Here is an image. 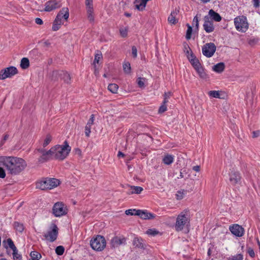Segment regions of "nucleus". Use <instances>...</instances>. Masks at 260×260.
<instances>
[{"label":"nucleus","instance_id":"aec40b11","mask_svg":"<svg viewBox=\"0 0 260 260\" xmlns=\"http://www.w3.org/2000/svg\"><path fill=\"white\" fill-rule=\"evenodd\" d=\"M51 149L43 153L39 158L38 161L40 163H43L48 161L50 157H52V152Z\"/></svg>","mask_w":260,"mask_h":260},{"label":"nucleus","instance_id":"4d7b16f0","mask_svg":"<svg viewBox=\"0 0 260 260\" xmlns=\"http://www.w3.org/2000/svg\"><path fill=\"white\" fill-rule=\"evenodd\" d=\"M172 95V93L170 91H169V92H165L164 94V98H165V99H169L170 98V96H171Z\"/></svg>","mask_w":260,"mask_h":260},{"label":"nucleus","instance_id":"49530a36","mask_svg":"<svg viewBox=\"0 0 260 260\" xmlns=\"http://www.w3.org/2000/svg\"><path fill=\"white\" fill-rule=\"evenodd\" d=\"M138 210L136 209H128L125 211V213L127 215H137L136 213Z\"/></svg>","mask_w":260,"mask_h":260},{"label":"nucleus","instance_id":"7c9ffc66","mask_svg":"<svg viewBox=\"0 0 260 260\" xmlns=\"http://www.w3.org/2000/svg\"><path fill=\"white\" fill-rule=\"evenodd\" d=\"M29 66V61L27 58L23 57L21 60L20 67L23 69H26Z\"/></svg>","mask_w":260,"mask_h":260},{"label":"nucleus","instance_id":"c756f323","mask_svg":"<svg viewBox=\"0 0 260 260\" xmlns=\"http://www.w3.org/2000/svg\"><path fill=\"white\" fill-rule=\"evenodd\" d=\"M174 161V157L172 155H166L162 159V162L167 165L171 164Z\"/></svg>","mask_w":260,"mask_h":260},{"label":"nucleus","instance_id":"5701e85b","mask_svg":"<svg viewBox=\"0 0 260 260\" xmlns=\"http://www.w3.org/2000/svg\"><path fill=\"white\" fill-rule=\"evenodd\" d=\"M130 189L127 192L128 195L132 194H140L143 190V188L140 186H129Z\"/></svg>","mask_w":260,"mask_h":260},{"label":"nucleus","instance_id":"423d86ee","mask_svg":"<svg viewBox=\"0 0 260 260\" xmlns=\"http://www.w3.org/2000/svg\"><path fill=\"white\" fill-rule=\"evenodd\" d=\"M53 213L56 217H59L66 215L68 213L67 207L62 202L56 203L52 209Z\"/></svg>","mask_w":260,"mask_h":260},{"label":"nucleus","instance_id":"1a4fd4ad","mask_svg":"<svg viewBox=\"0 0 260 260\" xmlns=\"http://www.w3.org/2000/svg\"><path fill=\"white\" fill-rule=\"evenodd\" d=\"M51 229V230L48 231L47 234L44 235V237L47 240L50 242H53L57 239L58 234V229L54 223L52 224Z\"/></svg>","mask_w":260,"mask_h":260},{"label":"nucleus","instance_id":"13d9d810","mask_svg":"<svg viewBox=\"0 0 260 260\" xmlns=\"http://www.w3.org/2000/svg\"><path fill=\"white\" fill-rule=\"evenodd\" d=\"M36 153L39 152L42 154V155L46 152V150L43 148H39L35 150V151Z\"/></svg>","mask_w":260,"mask_h":260},{"label":"nucleus","instance_id":"f8f14e48","mask_svg":"<svg viewBox=\"0 0 260 260\" xmlns=\"http://www.w3.org/2000/svg\"><path fill=\"white\" fill-rule=\"evenodd\" d=\"M230 181L233 185L239 183L241 182V176L239 172L232 170L229 174Z\"/></svg>","mask_w":260,"mask_h":260},{"label":"nucleus","instance_id":"f3484780","mask_svg":"<svg viewBox=\"0 0 260 260\" xmlns=\"http://www.w3.org/2000/svg\"><path fill=\"white\" fill-rule=\"evenodd\" d=\"M187 58L188 59L191 65L193 66L194 70L202 66L201 63L199 61V60L196 57L192 51H191L190 57L188 55Z\"/></svg>","mask_w":260,"mask_h":260},{"label":"nucleus","instance_id":"7ed1b4c3","mask_svg":"<svg viewBox=\"0 0 260 260\" xmlns=\"http://www.w3.org/2000/svg\"><path fill=\"white\" fill-rule=\"evenodd\" d=\"M60 184V181L56 178H43L36 183V188L41 190L51 189L57 187Z\"/></svg>","mask_w":260,"mask_h":260},{"label":"nucleus","instance_id":"58836bf2","mask_svg":"<svg viewBox=\"0 0 260 260\" xmlns=\"http://www.w3.org/2000/svg\"><path fill=\"white\" fill-rule=\"evenodd\" d=\"M146 79L145 78L139 77L137 80V84L139 87L140 88L144 87V82L146 81Z\"/></svg>","mask_w":260,"mask_h":260},{"label":"nucleus","instance_id":"f03ea898","mask_svg":"<svg viewBox=\"0 0 260 260\" xmlns=\"http://www.w3.org/2000/svg\"><path fill=\"white\" fill-rule=\"evenodd\" d=\"M52 157L56 159L63 160L70 153L71 147L69 145L67 141L64 142L63 145H57L52 147Z\"/></svg>","mask_w":260,"mask_h":260},{"label":"nucleus","instance_id":"9d476101","mask_svg":"<svg viewBox=\"0 0 260 260\" xmlns=\"http://www.w3.org/2000/svg\"><path fill=\"white\" fill-rule=\"evenodd\" d=\"M216 49V47L213 43H209L205 44L202 47V53L207 57L212 56Z\"/></svg>","mask_w":260,"mask_h":260},{"label":"nucleus","instance_id":"39448f33","mask_svg":"<svg viewBox=\"0 0 260 260\" xmlns=\"http://www.w3.org/2000/svg\"><path fill=\"white\" fill-rule=\"evenodd\" d=\"M234 23L237 30L245 32L248 28V23L245 16H238L235 18Z\"/></svg>","mask_w":260,"mask_h":260},{"label":"nucleus","instance_id":"0eeeda50","mask_svg":"<svg viewBox=\"0 0 260 260\" xmlns=\"http://www.w3.org/2000/svg\"><path fill=\"white\" fill-rule=\"evenodd\" d=\"M18 73V70L15 67L11 66L0 71V79L5 80L11 78Z\"/></svg>","mask_w":260,"mask_h":260},{"label":"nucleus","instance_id":"79ce46f5","mask_svg":"<svg viewBox=\"0 0 260 260\" xmlns=\"http://www.w3.org/2000/svg\"><path fill=\"white\" fill-rule=\"evenodd\" d=\"M64 251V248L62 246H58L55 249V252L58 255H62Z\"/></svg>","mask_w":260,"mask_h":260},{"label":"nucleus","instance_id":"473e14b6","mask_svg":"<svg viewBox=\"0 0 260 260\" xmlns=\"http://www.w3.org/2000/svg\"><path fill=\"white\" fill-rule=\"evenodd\" d=\"M30 255L32 260H39L42 257L41 254L39 252L36 251H31L30 252Z\"/></svg>","mask_w":260,"mask_h":260},{"label":"nucleus","instance_id":"412c9836","mask_svg":"<svg viewBox=\"0 0 260 260\" xmlns=\"http://www.w3.org/2000/svg\"><path fill=\"white\" fill-rule=\"evenodd\" d=\"M3 245L6 249L10 248L12 250H16V248H17L11 238H8L6 240H4L3 242Z\"/></svg>","mask_w":260,"mask_h":260},{"label":"nucleus","instance_id":"2f4dec72","mask_svg":"<svg viewBox=\"0 0 260 260\" xmlns=\"http://www.w3.org/2000/svg\"><path fill=\"white\" fill-rule=\"evenodd\" d=\"M13 225L14 229L20 233H22L24 229V227L23 223H20L17 221L14 222Z\"/></svg>","mask_w":260,"mask_h":260},{"label":"nucleus","instance_id":"c9c22d12","mask_svg":"<svg viewBox=\"0 0 260 260\" xmlns=\"http://www.w3.org/2000/svg\"><path fill=\"white\" fill-rule=\"evenodd\" d=\"M208 95L212 98H220V94L219 91L211 90L208 92Z\"/></svg>","mask_w":260,"mask_h":260},{"label":"nucleus","instance_id":"2eb2a0df","mask_svg":"<svg viewBox=\"0 0 260 260\" xmlns=\"http://www.w3.org/2000/svg\"><path fill=\"white\" fill-rule=\"evenodd\" d=\"M69 17V11L68 8H63L60 10L59 13L57 14L56 18L55 19V21H61L62 18H64L65 20H67Z\"/></svg>","mask_w":260,"mask_h":260},{"label":"nucleus","instance_id":"ddd939ff","mask_svg":"<svg viewBox=\"0 0 260 260\" xmlns=\"http://www.w3.org/2000/svg\"><path fill=\"white\" fill-rule=\"evenodd\" d=\"M231 233L237 237H242L244 235V229L241 226L237 224H233L230 227Z\"/></svg>","mask_w":260,"mask_h":260},{"label":"nucleus","instance_id":"cd10ccee","mask_svg":"<svg viewBox=\"0 0 260 260\" xmlns=\"http://www.w3.org/2000/svg\"><path fill=\"white\" fill-rule=\"evenodd\" d=\"M60 71H53L50 73V78L52 81H56L60 79Z\"/></svg>","mask_w":260,"mask_h":260},{"label":"nucleus","instance_id":"20e7f679","mask_svg":"<svg viewBox=\"0 0 260 260\" xmlns=\"http://www.w3.org/2000/svg\"><path fill=\"white\" fill-rule=\"evenodd\" d=\"M91 248L96 251H102L106 247V242L103 236L98 235L95 238L90 240Z\"/></svg>","mask_w":260,"mask_h":260},{"label":"nucleus","instance_id":"3c124183","mask_svg":"<svg viewBox=\"0 0 260 260\" xmlns=\"http://www.w3.org/2000/svg\"><path fill=\"white\" fill-rule=\"evenodd\" d=\"M132 53L134 58L137 57V49L135 46H133L132 47Z\"/></svg>","mask_w":260,"mask_h":260},{"label":"nucleus","instance_id":"a211bd4d","mask_svg":"<svg viewBox=\"0 0 260 260\" xmlns=\"http://www.w3.org/2000/svg\"><path fill=\"white\" fill-rule=\"evenodd\" d=\"M179 12V9L176 8L173 10L168 18L169 23L171 24H175L178 22V19L176 17Z\"/></svg>","mask_w":260,"mask_h":260},{"label":"nucleus","instance_id":"6ab92c4d","mask_svg":"<svg viewBox=\"0 0 260 260\" xmlns=\"http://www.w3.org/2000/svg\"><path fill=\"white\" fill-rule=\"evenodd\" d=\"M133 244L136 247L140 249H145V244L144 242V240L140 237H136L134 238Z\"/></svg>","mask_w":260,"mask_h":260},{"label":"nucleus","instance_id":"680f3d73","mask_svg":"<svg viewBox=\"0 0 260 260\" xmlns=\"http://www.w3.org/2000/svg\"><path fill=\"white\" fill-rule=\"evenodd\" d=\"M35 22L37 24H40V25H42L43 23V20L40 18H36L35 19Z\"/></svg>","mask_w":260,"mask_h":260},{"label":"nucleus","instance_id":"774afa93","mask_svg":"<svg viewBox=\"0 0 260 260\" xmlns=\"http://www.w3.org/2000/svg\"><path fill=\"white\" fill-rule=\"evenodd\" d=\"M191 51H192L191 50H189V49L188 50H184V52H185L187 56L188 55L189 57H190V54H191Z\"/></svg>","mask_w":260,"mask_h":260},{"label":"nucleus","instance_id":"864d4df0","mask_svg":"<svg viewBox=\"0 0 260 260\" xmlns=\"http://www.w3.org/2000/svg\"><path fill=\"white\" fill-rule=\"evenodd\" d=\"M193 24H195L196 27L198 29L199 28V20L197 16L193 19Z\"/></svg>","mask_w":260,"mask_h":260},{"label":"nucleus","instance_id":"a878e982","mask_svg":"<svg viewBox=\"0 0 260 260\" xmlns=\"http://www.w3.org/2000/svg\"><path fill=\"white\" fill-rule=\"evenodd\" d=\"M60 79L63 80L67 84L70 83L71 77L68 72L64 71H60Z\"/></svg>","mask_w":260,"mask_h":260},{"label":"nucleus","instance_id":"a19ab883","mask_svg":"<svg viewBox=\"0 0 260 260\" xmlns=\"http://www.w3.org/2000/svg\"><path fill=\"white\" fill-rule=\"evenodd\" d=\"M187 30L186 31V38L187 40H189L191 38V36L192 34V27L189 24H187Z\"/></svg>","mask_w":260,"mask_h":260},{"label":"nucleus","instance_id":"69168bd1","mask_svg":"<svg viewBox=\"0 0 260 260\" xmlns=\"http://www.w3.org/2000/svg\"><path fill=\"white\" fill-rule=\"evenodd\" d=\"M192 169L196 172H199L200 170V166H194Z\"/></svg>","mask_w":260,"mask_h":260},{"label":"nucleus","instance_id":"052dcab7","mask_svg":"<svg viewBox=\"0 0 260 260\" xmlns=\"http://www.w3.org/2000/svg\"><path fill=\"white\" fill-rule=\"evenodd\" d=\"M253 6L255 8L259 7L260 0H253Z\"/></svg>","mask_w":260,"mask_h":260},{"label":"nucleus","instance_id":"338daca9","mask_svg":"<svg viewBox=\"0 0 260 260\" xmlns=\"http://www.w3.org/2000/svg\"><path fill=\"white\" fill-rule=\"evenodd\" d=\"M177 196L178 197V199H181L183 198L182 194L181 193V192L180 191L177 192Z\"/></svg>","mask_w":260,"mask_h":260},{"label":"nucleus","instance_id":"0e129e2a","mask_svg":"<svg viewBox=\"0 0 260 260\" xmlns=\"http://www.w3.org/2000/svg\"><path fill=\"white\" fill-rule=\"evenodd\" d=\"M51 45V43H50V42L48 40L47 41H45V42H43V46L44 47H49Z\"/></svg>","mask_w":260,"mask_h":260},{"label":"nucleus","instance_id":"de8ad7c7","mask_svg":"<svg viewBox=\"0 0 260 260\" xmlns=\"http://www.w3.org/2000/svg\"><path fill=\"white\" fill-rule=\"evenodd\" d=\"M146 233L152 236H155L158 234V231L155 229H149L147 231Z\"/></svg>","mask_w":260,"mask_h":260},{"label":"nucleus","instance_id":"8fccbe9b","mask_svg":"<svg viewBox=\"0 0 260 260\" xmlns=\"http://www.w3.org/2000/svg\"><path fill=\"white\" fill-rule=\"evenodd\" d=\"M167 105H164L162 104V105L160 106L159 109H158V113H162L167 111Z\"/></svg>","mask_w":260,"mask_h":260},{"label":"nucleus","instance_id":"9b49d317","mask_svg":"<svg viewBox=\"0 0 260 260\" xmlns=\"http://www.w3.org/2000/svg\"><path fill=\"white\" fill-rule=\"evenodd\" d=\"M45 6L44 11L46 12H51L60 8L61 5L60 2L57 0H50L45 3Z\"/></svg>","mask_w":260,"mask_h":260},{"label":"nucleus","instance_id":"f257e3e1","mask_svg":"<svg viewBox=\"0 0 260 260\" xmlns=\"http://www.w3.org/2000/svg\"><path fill=\"white\" fill-rule=\"evenodd\" d=\"M4 165L11 174H17L26 167L25 161L21 158L9 157L4 162Z\"/></svg>","mask_w":260,"mask_h":260},{"label":"nucleus","instance_id":"e2e57ef3","mask_svg":"<svg viewBox=\"0 0 260 260\" xmlns=\"http://www.w3.org/2000/svg\"><path fill=\"white\" fill-rule=\"evenodd\" d=\"M9 137V135L7 134H5L4 136L3 139L2 140L1 143L3 144L5 143V142L8 139Z\"/></svg>","mask_w":260,"mask_h":260},{"label":"nucleus","instance_id":"bb28decb","mask_svg":"<svg viewBox=\"0 0 260 260\" xmlns=\"http://www.w3.org/2000/svg\"><path fill=\"white\" fill-rule=\"evenodd\" d=\"M224 63L223 62H219L213 66L212 70L216 73H220L224 71Z\"/></svg>","mask_w":260,"mask_h":260},{"label":"nucleus","instance_id":"72a5a7b5","mask_svg":"<svg viewBox=\"0 0 260 260\" xmlns=\"http://www.w3.org/2000/svg\"><path fill=\"white\" fill-rule=\"evenodd\" d=\"M108 89L113 93H117L118 89V86L116 84L112 83L108 85Z\"/></svg>","mask_w":260,"mask_h":260},{"label":"nucleus","instance_id":"c85d7f7f","mask_svg":"<svg viewBox=\"0 0 260 260\" xmlns=\"http://www.w3.org/2000/svg\"><path fill=\"white\" fill-rule=\"evenodd\" d=\"M195 70L198 73L200 78L204 79H206L208 78V75L205 73L204 69L202 66L196 69Z\"/></svg>","mask_w":260,"mask_h":260},{"label":"nucleus","instance_id":"4c0bfd02","mask_svg":"<svg viewBox=\"0 0 260 260\" xmlns=\"http://www.w3.org/2000/svg\"><path fill=\"white\" fill-rule=\"evenodd\" d=\"M61 22V21H55V20H54L52 25V30L53 31H57L58 30L59 28L60 27Z\"/></svg>","mask_w":260,"mask_h":260},{"label":"nucleus","instance_id":"37998d69","mask_svg":"<svg viewBox=\"0 0 260 260\" xmlns=\"http://www.w3.org/2000/svg\"><path fill=\"white\" fill-rule=\"evenodd\" d=\"M243 257L242 254H238L236 255L232 256L229 257L228 260H243Z\"/></svg>","mask_w":260,"mask_h":260},{"label":"nucleus","instance_id":"09e8293b","mask_svg":"<svg viewBox=\"0 0 260 260\" xmlns=\"http://www.w3.org/2000/svg\"><path fill=\"white\" fill-rule=\"evenodd\" d=\"M120 34L121 37L123 38H125L127 36V29L125 28H120L119 29Z\"/></svg>","mask_w":260,"mask_h":260},{"label":"nucleus","instance_id":"ea45409f","mask_svg":"<svg viewBox=\"0 0 260 260\" xmlns=\"http://www.w3.org/2000/svg\"><path fill=\"white\" fill-rule=\"evenodd\" d=\"M12 251L14 260H22V256L20 254L18 253V250L17 248H16V250H13Z\"/></svg>","mask_w":260,"mask_h":260},{"label":"nucleus","instance_id":"6e6d98bb","mask_svg":"<svg viewBox=\"0 0 260 260\" xmlns=\"http://www.w3.org/2000/svg\"><path fill=\"white\" fill-rule=\"evenodd\" d=\"M248 253L249 255L251 257H254L255 253H254V250L251 248H248Z\"/></svg>","mask_w":260,"mask_h":260},{"label":"nucleus","instance_id":"393cba45","mask_svg":"<svg viewBox=\"0 0 260 260\" xmlns=\"http://www.w3.org/2000/svg\"><path fill=\"white\" fill-rule=\"evenodd\" d=\"M209 15L211 19L215 21L219 22L221 20L220 15L212 9L209 10Z\"/></svg>","mask_w":260,"mask_h":260},{"label":"nucleus","instance_id":"4be33fe9","mask_svg":"<svg viewBox=\"0 0 260 260\" xmlns=\"http://www.w3.org/2000/svg\"><path fill=\"white\" fill-rule=\"evenodd\" d=\"M126 240L124 238H120L118 237H114L112 238L111 240V244L112 247H117L123 243H124Z\"/></svg>","mask_w":260,"mask_h":260},{"label":"nucleus","instance_id":"f704fd0d","mask_svg":"<svg viewBox=\"0 0 260 260\" xmlns=\"http://www.w3.org/2000/svg\"><path fill=\"white\" fill-rule=\"evenodd\" d=\"M102 57L103 56L102 53L100 51H98V52L95 54L94 56V59L92 63L93 65L96 66L95 63H98L100 59L102 58Z\"/></svg>","mask_w":260,"mask_h":260},{"label":"nucleus","instance_id":"dca6fc26","mask_svg":"<svg viewBox=\"0 0 260 260\" xmlns=\"http://www.w3.org/2000/svg\"><path fill=\"white\" fill-rule=\"evenodd\" d=\"M137 212V215L139 216L143 219H151L155 217L153 214L145 210H138Z\"/></svg>","mask_w":260,"mask_h":260},{"label":"nucleus","instance_id":"a18cd8bd","mask_svg":"<svg viewBox=\"0 0 260 260\" xmlns=\"http://www.w3.org/2000/svg\"><path fill=\"white\" fill-rule=\"evenodd\" d=\"M52 138L51 136L49 135H48L46 136V139L44 140V142L43 144V147H46L51 141Z\"/></svg>","mask_w":260,"mask_h":260},{"label":"nucleus","instance_id":"4468645a","mask_svg":"<svg viewBox=\"0 0 260 260\" xmlns=\"http://www.w3.org/2000/svg\"><path fill=\"white\" fill-rule=\"evenodd\" d=\"M204 20L203 27L204 30L208 33L212 32L214 29V27L212 21L210 20V17L208 16H205Z\"/></svg>","mask_w":260,"mask_h":260},{"label":"nucleus","instance_id":"5fc2aeb1","mask_svg":"<svg viewBox=\"0 0 260 260\" xmlns=\"http://www.w3.org/2000/svg\"><path fill=\"white\" fill-rule=\"evenodd\" d=\"M6 176V173L4 169L0 167V178H4Z\"/></svg>","mask_w":260,"mask_h":260},{"label":"nucleus","instance_id":"c03bdc74","mask_svg":"<svg viewBox=\"0 0 260 260\" xmlns=\"http://www.w3.org/2000/svg\"><path fill=\"white\" fill-rule=\"evenodd\" d=\"M87 14L93 13V4H85Z\"/></svg>","mask_w":260,"mask_h":260},{"label":"nucleus","instance_id":"e433bc0d","mask_svg":"<svg viewBox=\"0 0 260 260\" xmlns=\"http://www.w3.org/2000/svg\"><path fill=\"white\" fill-rule=\"evenodd\" d=\"M123 71L126 74H129L131 71V67L130 63L127 62L123 64Z\"/></svg>","mask_w":260,"mask_h":260},{"label":"nucleus","instance_id":"bf43d9fd","mask_svg":"<svg viewBox=\"0 0 260 260\" xmlns=\"http://www.w3.org/2000/svg\"><path fill=\"white\" fill-rule=\"evenodd\" d=\"M260 134L259 131H253L252 132V138H255L259 136Z\"/></svg>","mask_w":260,"mask_h":260},{"label":"nucleus","instance_id":"b1692460","mask_svg":"<svg viewBox=\"0 0 260 260\" xmlns=\"http://www.w3.org/2000/svg\"><path fill=\"white\" fill-rule=\"evenodd\" d=\"M93 120H94V115L93 114H92L91 115V117H90V119L89 120L88 122H87V123L86 124V125L85 127V135H86V136H87L88 137H89L90 133L91 132V131H90L91 126L93 124Z\"/></svg>","mask_w":260,"mask_h":260},{"label":"nucleus","instance_id":"603ef678","mask_svg":"<svg viewBox=\"0 0 260 260\" xmlns=\"http://www.w3.org/2000/svg\"><path fill=\"white\" fill-rule=\"evenodd\" d=\"M87 18L88 20L90 22L93 23L94 21V16L93 13L91 14H87Z\"/></svg>","mask_w":260,"mask_h":260},{"label":"nucleus","instance_id":"6e6552de","mask_svg":"<svg viewBox=\"0 0 260 260\" xmlns=\"http://www.w3.org/2000/svg\"><path fill=\"white\" fill-rule=\"evenodd\" d=\"M187 215L184 212L181 213L177 217L175 224V229L177 231L183 230L185 224L187 222Z\"/></svg>","mask_w":260,"mask_h":260}]
</instances>
